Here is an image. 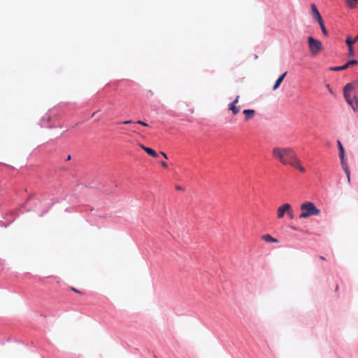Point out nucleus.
Listing matches in <instances>:
<instances>
[{
    "instance_id": "nucleus-1",
    "label": "nucleus",
    "mask_w": 358,
    "mask_h": 358,
    "mask_svg": "<svg viewBox=\"0 0 358 358\" xmlns=\"http://www.w3.org/2000/svg\"><path fill=\"white\" fill-rule=\"evenodd\" d=\"M272 155L283 165H290L302 173L306 171L296 152L290 147H275Z\"/></svg>"
},
{
    "instance_id": "nucleus-2",
    "label": "nucleus",
    "mask_w": 358,
    "mask_h": 358,
    "mask_svg": "<svg viewBox=\"0 0 358 358\" xmlns=\"http://www.w3.org/2000/svg\"><path fill=\"white\" fill-rule=\"evenodd\" d=\"M300 209L301 210L299 215L300 218H308L310 216L318 215L320 213V210L310 201L303 203Z\"/></svg>"
},
{
    "instance_id": "nucleus-3",
    "label": "nucleus",
    "mask_w": 358,
    "mask_h": 358,
    "mask_svg": "<svg viewBox=\"0 0 358 358\" xmlns=\"http://www.w3.org/2000/svg\"><path fill=\"white\" fill-rule=\"evenodd\" d=\"M309 50L313 56H317L322 50V43L312 36L308 38Z\"/></svg>"
},
{
    "instance_id": "nucleus-4",
    "label": "nucleus",
    "mask_w": 358,
    "mask_h": 358,
    "mask_svg": "<svg viewBox=\"0 0 358 358\" xmlns=\"http://www.w3.org/2000/svg\"><path fill=\"white\" fill-rule=\"evenodd\" d=\"M343 96L346 102L352 107V110L356 112L358 110V99L355 95L352 94L343 93Z\"/></svg>"
},
{
    "instance_id": "nucleus-5",
    "label": "nucleus",
    "mask_w": 358,
    "mask_h": 358,
    "mask_svg": "<svg viewBox=\"0 0 358 358\" xmlns=\"http://www.w3.org/2000/svg\"><path fill=\"white\" fill-rule=\"evenodd\" d=\"M292 214V206L289 203L283 204L278 208L277 216L278 218H282L285 214Z\"/></svg>"
},
{
    "instance_id": "nucleus-6",
    "label": "nucleus",
    "mask_w": 358,
    "mask_h": 358,
    "mask_svg": "<svg viewBox=\"0 0 358 358\" xmlns=\"http://www.w3.org/2000/svg\"><path fill=\"white\" fill-rule=\"evenodd\" d=\"M353 91H358L357 80L347 83L343 87V93L352 94V92Z\"/></svg>"
},
{
    "instance_id": "nucleus-7",
    "label": "nucleus",
    "mask_w": 358,
    "mask_h": 358,
    "mask_svg": "<svg viewBox=\"0 0 358 358\" xmlns=\"http://www.w3.org/2000/svg\"><path fill=\"white\" fill-rule=\"evenodd\" d=\"M357 64H358V61L357 60L352 59V60L348 61L346 64H345L343 66L331 67L330 70L331 71H343V70L347 69L350 66H354V65H357Z\"/></svg>"
},
{
    "instance_id": "nucleus-8",
    "label": "nucleus",
    "mask_w": 358,
    "mask_h": 358,
    "mask_svg": "<svg viewBox=\"0 0 358 358\" xmlns=\"http://www.w3.org/2000/svg\"><path fill=\"white\" fill-rule=\"evenodd\" d=\"M337 145L339 150V158L341 159V165L348 164L347 160L345 158V150L340 141H337Z\"/></svg>"
},
{
    "instance_id": "nucleus-9",
    "label": "nucleus",
    "mask_w": 358,
    "mask_h": 358,
    "mask_svg": "<svg viewBox=\"0 0 358 358\" xmlns=\"http://www.w3.org/2000/svg\"><path fill=\"white\" fill-rule=\"evenodd\" d=\"M310 8H311V10H312V13H313V18L317 22H320L323 21V20L322 18V16H321L319 10H317L315 4H314V3L311 4Z\"/></svg>"
},
{
    "instance_id": "nucleus-10",
    "label": "nucleus",
    "mask_w": 358,
    "mask_h": 358,
    "mask_svg": "<svg viewBox=\"0 0 358 358\" xmlns=\"http://www.w3.org/2000/svg\"><path fill=\"white\" fill-rule=\"evenodd\" d=\"M243 113L244 114L245 116V120L248 121L249 120L254 117L255 115V110L252 109H245L243 111Z\"/></svg>"
},
{
    "instance_id": "nucleus-11",
    "label": "nucleus",
    "mask_w": 358,
    "mask_h": 358,
    "mask_svg": "<svg viewBox=\"0 0 358 358\" xmlns=\"http://www.w3.org/2000/svg\"><path fill=\"white\" fill-rule=\"evenodd\" d=\"M287 75V72H285L284 73H282L278 79L277 80L275 81L273 87V90H276L279 86L280 85V84L282 83V82L283 81L285 77Z\"/></svg>"
},
{
    "instance_id": "nucleus-12",
    "label": "nucleus",
    "mask_w": 358,
    "mask_h": 358,
    "mask_svg": "<svg viewBox=\"0 0 358 358\" xmlns=\"http://www.w3.org/2000/svg\"><path fill=\"white\" fill-rule=\"evenodd\" d=\"M229 110H231L233 115H236L240 112L241 108L237 106L236 104L231 103L229 105Z\"/></svg>"
},
{
    "instance_id": "nucleus-13",
    "label": "nucleus",
    "mask_w": 358,
    "mask_h": 358,
    "mask_svg": "<svg viewBox=\"0 0 358 358\" xmlns=\"http://www.w3.org/2000/svg\"><path fill=\"white\" fill-rule=\"evenodd\" d=\"M348 8H355L357 5V0H344Z\"/></svg>"
},
{
    "instance_id": "nucleus-14",
    "label": "nucleus",
    "mask_w": 358,
    "mask_h": 358,
    "mask_svg": "<svg viewBox=\"0 0 358 358\" xmlns=\"http://www.w3.org/2000/svg\"><path fill=\"white\" fill-rule=\"evenodd\" d=\"M262 239L267 243H278V240L273 238L269 234H266L262 236Z\"/></svg>"
},
{
    "instance_id": "nucleus-15",
    "label": "nucleus",
    "mask_w": 358,
    "mask_h": 358,
    "mask_svg": "<svg viewBox=\"0 0 358 358\" xmlns=\"http://www.w3.org/2000/svg\"><path fill=\"white\" fill-rule=\"evenodd\" d=\"M344 172L346 174L347 180L348 183L350 182V172L348 164L341 165Z\"/></svg>"
},
{
    "instance_id": "nucleus-16",
    "label": "nucleus",
    "mask_w": 358,
    "mask_h": 358,
    "mask_svg": "<svg viewBox=\"0 0 358 358\" xmlns=\"http://www.w3.org/2000/svg\"><path fill=\"white\" fill-rule=\"evenodd\" d=\"M355 43H356L355 41V38L352 39L350 36H348V37H347V38L345 40V43L348 45V47L353 46V44Z\"/></svg>"
},
{
    "instance_id": "nucleus-17",
    "label": "nucleus",
    "mask_w": 358,
    "mask_h": 358,
    "mask_svg": "<svg viewBox=\"0 0 358 358\" xmlns=\"http://www.w3.org/2000/svg\"><path fill=\"white\" fill-rule=\"evenodd\" d=\"M145 152L153 157H157L158 156L156 151L150 148H148L147 149H145Z\"/></svg>"
},
{
    "instance_id": "nucleus-18",
    "label": "nucleus",
    "mask_w": 358,
    "mask_h": 358,
    "mask_svg": "<svg viewBox=\"0 0 358 358\" xmlns=\"http://www.w3.org/2000/svg\"><path fill=\"white\" fill-rule=\"evenodd\" d=\"M318 23H319V24H320V28H321V30H322V34H323L324 36H328V31H327V29H326V28H325V26H324V22H323V21H322V22H318Z\"/></svg>"
},
{
    "instance_id": "nucleus-19",
    "label": "nucleus",
    "mask_w": 358,
    "mask_h": 358,
    "mask_svg": "<svg viewBox=\"0 0 358 358\" xmlns=\"http://www.w3.org/2000/svg\"><path fill=\"white\" fill-rule=\"evenodd\" d=\"M348 55L349 57H353L355 55V50L353 46L348 47Z\"/></svg>"
},
{
    "instance_id": "nucleus-20",
    "label": "nucleus",
    "mask_w": 358,
    "mask_h": 358,
    "mask_svg": "<svg viewBox=\"0 0 358 358\" xmlns=\"http://www.w3.org/2000/svg\"><path fill=\"white\" fill-rule=\"evenodd\" d=\"M136 123H137V124H141V125H142V126H144V127H148V124L146 122H143V121H141V120H138V121L136 122Z\"/></svg>"
},
{
    "instance_id": "nucleus-21",
    "label": "nucleus",
    "mask_w": 358,
    "mask_h": 358,
    "mask_svg": "<svg viewBox=\"0 0 358 358\" xmlns=\"http://www.w3.org/2000/svg\"><path fill=\"white\" fill-rule=\"evenodd\" d=\"M72 291H73L74 292L77 293V294H83L84 293L77 289H76L75 287H71V288Z\"/></svg>"
},
{
    "instance_id": "nucleus-22",
    "label": "nucleus",
    "mask_w": 358,
    "mask_h": 358,
    "mask_svg": "<svg viewBox=\"0 0 358 358\" xmlns=\"http://www.w3.org/2000/svg\"><path fill=\"white\" fill-rule=\"evenodd\" d=\"M240 96L237 95L236 99L231 102L234 104H237L239 101Z\"/></svg>"
},
{
    "instance_id": "nucleus-23",
    "label": "nucleus",
    "mask_w": 358,
    "mask_h": 358,
    "mask_svg": "<svg viewBox=\"0 0 358 358\" xmlns=\"http://www.w3.org/2000/svg\"><path fill=\"white\" fill-rule=\"evenodd\" d=\"M132 122H133L132 120H126V121L122 122V123L124 124H131Z\"/></svg>"
},
{
    "instance_id": "nucleus-24",
    "label": "nucleus",
    "mask_w": 358,
    "mask_h": 358,
    "mask_svg": "<svg viewBox=\"0 0 358 358\" xmlns=\"http://www.w3.org/2000/svg\"><path fill=\"white\" fill-rule=\"evenodd\" d=\"M161 165H162L164 168H167V167H168L167 163H166V162H161Z\"/></svg>"
},
{
    "instance_id": "nucleus-25",
    "label": "nucleus",
    "mask_w": 358,
    "mask_h": 358,
    "mask_svg": "<svg viewBox=\"0 0 358 358\" xmlns=\"http://www.w3.org/2000/svg\"><path fill=\"white\" fill-rule=\"evenodd\" d=\"M140 147H141L143 150H145V149H147V148H148V147H145V146H144V145H142V144H140Z\"/></svg>"
},
{
    "instance_id": "nucleus-26",
    "label": "nucleus",
    "mask_w": 358,
    "mask_h": 358,
    "mask_svg": "<svg viewBox=\"0 0 358 358\" xmlns=\"http://www.w3.org/2000/svg\"><path fill=\"white\" fill-rule=\"evenodd\" d=\"M161 154L163 155V157H164L165 159H168V157H167V155H166V153H164V152H161Z\"/></svg>"
},
{
    "instance_id": "nucleus-27",
    "label": "nucleus",
    "mask_w": 358,
    "mask_h": 358,
    "mask_svg": "<svg viewBox=\"0 0 358 358\" xmlns=\"http://www.w3.org/2000/svg\"><path fill=\"white\" fill-rule=\"evenodd\" d=\"M320 259L322 260H326L325 257L323 256H320Z\"/></svg>"
},
{
    "instance_id": "nucleus-28",
    "label": "nucleus",
    "mask_w": 358,
    "mask_h": 358,
    "mask_svg": "<svg viewBox=\"0 0 358 358\" xmlns=\"http://www.w3.org/2000/svg\"><path fill=\"white\" fill-rule=\"evenodd\" d=\"M355 42L358 41V34L355 37Z\"/></svg>"
},
{
    "instance_id": "nucleus-29",
    "label": "nucleus",
    "mask_w": 358,
    "mask_h": 358,
    "mask_svg": "<svg viewBox=\"0 0 358 358\" xmlns=\"http://www.w3.org/2000/svg\"><path fill=\"white\" fill-rule=\"evenodd\" d=\"M287 215L290 217V218H293V213L292 214H287Z\"/></svg>"
},
{
    "instance_id": "nucleus-30",
    "label": "nucleus",
    "mask_w": 358,
    "mask_h": 358,
    "mask_svg": "<svg viewBox=\"0 0 358 358\" xmlns=\"http://www.w3.org/2000/svg\"><path fill=\"white\" fill-rule=\"evenodd\" d=\"M71 159V155H69L66 160H70Z\"/></svg>"
},
{
    "instance_id": "nucleus-31",
    "label": "nucleus",
    "mask_w": 358,
    "mask_h": 358,
    "mask_svg": "<svg viewBox=\"0 0 358 358\" xmlns=\"http://www.w3.org/2000/svg\"><path fill=\"white\" fill-rule=\"evenodd\" d=\"M176 189H181V187H179V186H177V187H176Z\"/></svg>"
},
{
    "instance_id": "nucleus-32",
    "label": "nucleus",
    "mask_w": 358,
    "mask_h": 358,
    "mask_svg": "<svg viewBox=\"0 0 358 358\" xmlns=\"http://www.w3.org/2000/svg\"><path fill=\"white\" fill-rule=\"evenodd\" d=\"M95 114H96V112L93 113L92 116L94 117L95 115Z\"/></svg>"
},
{
    "instance_id": "nucleus-33",
    "label": "nucleus",
    "mask_w": 358,
    "mask_h": 358,
    "mask_svg": "<svg viewBox=\"0 0 358 358\" xmlns=\"http://www.w3.org/2000/svg\"><path fill=\"white\" fill-rule=\"evenodd\" d=\"M357 4H358V0H357Z\"/></svg>"
}]
</instances>
